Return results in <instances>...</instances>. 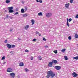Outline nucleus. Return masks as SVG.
Listing matches in <instances>:
<instances>
[{"instance_id":"7","label":"nucleus","mask_w":78,"mask_h":78,"mask_svg":"<svg viewBox=\"0 0 78 78\" xmlns=\"http://www.w3.org/2000/svg\"><path fill=\"white\" fill-rule=\"evenodd\" d=\"M70 5V4L67 2L66 3V4H65V7L66 8H69V5Z\"/></svg>"},{"instance_id":"32","label":"nucleus","mask_w":78,"mask_h":78,"mask_svg":"<svg viewBox=\"0 0 78 78\" xmlns=\"http://www.w3.org/2000/svg\"><path fill=\"white\" fill-rule=\"evenodd\" d=\"M27 7H25L24 10L25 11H27Z\"/></svg>"},{"instance_id":"37","label":"nucleus","mask_w":78,"mask_h":78,"mask_svg":"<svg viewBox=\"0 0 78 78\" xmlns=\"http://www.w3.org/2000/svg\"><path fill=\"white\" fill-rule=\"evenodd\" d=\"M36 41V39L34 38V39L33 40V41Z\"/></svg>"},{"instance_id":"14","label":"nucleus","mask_w":78,"mask_h":78,"mask_svg":"<svg viewBox=\"0 0 78 78\" xmlns=\"http://www.w3.org/2000/svg\"><path fill=\"white\" fill-rule=\"evenodd\" d=\"M27 16H28V15L27 13L24 14L23 15V17H27Z\"/></svg>"},{"instance_id":"45","label":"nucleus","mask_w":78,"mask_h":78,"mask_svg":"<svg viewBox=\"0 0 78 78\" xmlns=\"http://www.w3.org/2000/svg\"><path fill=\"white\" fill-rule=\"evenodd\" d=\"M5 63H6V62H4V63H3V64H5Z\"/></svg>"},{"instance_id":"17","label":"nucleus","mask_w":78,"mask_h":78,"mask_svg":"<svg viewBox=\"0 0 78 78\" xmlns=\"http://www.w3.org/2000/svg\"><path fill=\"white\" fill-rule=\"evenodd\" d=\"M14 12V10H9V12L10 13H12V12Z\"/></svg>"},{"instance_id":"24","label":"nucleus","mask_w":78,"mask_h":78,"mask_svg":"<svg viewBox=\"0 0 78 78\" xmlns=\"http://www.w3.org/2000/svg\"><path fill=\"white\" fill-rule=\"evenodd\" d=\"M62 51L63 52V53L65 51H66V49H63L62 50Z\"/></svg>"},{"instance_id":"31","label":"nucleus","mask_w":78,"mask_h":78,"mask_svg":"<svg viewBox=\"0 0 78 78\" xmlns=\"http://www.w3.org/2000/svg\"><path fill=\"white\" fill-rule=\"evenodd\" d=\"M43 41H46L47 40H46L45 37H43Z\"/></svg>"},{"instance_id":"30","label":"nucleus","mask_w":78,"mask_h":78,"mask_svg":"<svg viewBox=\"0 0 78 78\" xmlns=\"http://www.w3.org/2000/svg\"><path fill=\"white\" fill-rule=\"evenodd\" d=\"M75 37L76 38H78V35H77V34H75Z\"/></svg>"},{"instance_id":"34","label":"nucleus","mask_w":78,"mask_h":78,"mask_svg":"<svg viewBox=\"0 0 78 78\" xmlns=\"http://www.w3.org/2000/svg\"><path fill=\"white\" fill-rule=\"evenodd\" d=\"M72 19L71 18H70L69 19V22H71V21L72 20Z\"/></svg>"},{"instance_id":"5","label":"nucleus","mask_w":78,"mask_h":78,"mask_svg":"<svg viewBox=\"0 0 78 78\" xmlns=\"http://www.w3.org/2000/svg\"><path fill=\"white\" fill-rule=\"evenodd\" d=\"M7 72H12V69L10 68H9L7 70Z\"/></svg>"},{"instance_id":"26","label":"nucleus","mask_w":78,"mask_h":78,"mask_svg":"<svg viewBox=\"0 0 78 78\" xmlns=\"http://www.w3.org/2000/svg\"><path fill=\"white\" fill-rule=\"evenodd\" d=\"M25 71L26 72H28V71H29V70L27 69V68H26L25 69Z\"/></svg>"},{"instance_id":"16","label":"nucleus","mask_w":78,"mask_h":78,"mask_svg":"<svg viewBox=\"0 0 78 78\" xmlns=\"http://www.w3.org/2000/svg\"><path fill=\"white\" fill-rule=\"evenodd\" d=\"M5 3H10V1L9 0H6L5 1Z\"/></svg>"},{"instance_id":"4","label":"nucleus","mask_w":78,"mask_h":78,"mask_svg":"<svg viewBox=\"0 0 78 78\" xmlns=\"http://www.w3.org/2000/svg\"><path fill=\"white\" fill-rule=\"evenodd\" d=\"M51 16H52V14L51 13H46V16L47 17H48L49 18V17H50Z\"/></svg>"},{"instance_id":"23","label":"nucleus","mask_w":78,"mask_h":78,"mask_svg":"<svg viewBox=\"0 0 78 78\" xmlns=\"http://www.w3.org/2000/svg\"><path fill=\"white\" fill-rule=\"evenodd\" d=\"M16 47V45L14 44H12L11 45V48H13Z\"/></svg>"},{"instance_id":"6","label":"nucleus","mask_w":78,"mask_h":78,"mask_svg":"<svg viewBox=\"0 0 78 78\" xmlns=\"http://www.w3.org/2000/svg\"><path fill=\"white\" fill-rule=\"evenodd\" d=\"M53 66V62H50L48 64V67H52Z\"/></svg>"},{"instance_id":"10","label":"nucleus","mask_w":78,"mask_h":78,"mask_svg":"<svg viewBox=\"0 0 78 78\" xmlns=\"http://www.w3.org/2000/svg\"><path fill=\"white\" fill-rule=\"evenodd\" d=\"M25 30H28V28H29V25H27L26 26H25L24 27Z\"/></svg>"},{"instance_id":"21","label":"nucleus","mask_w":78,"mask_h":78,"mask_svg":"<svg viewBox=\"0 0 78 78\" xmlns=\"http://www.w3.org/2000/svg\"><path fill=\"white\" fill-rule=\"evenodd\" d=\"M73 59H76L77 60V59H78V56L75 57H73Z\"/></svg>"},{"instance_id":"12","label":"nucleus","mask_w":78,"mask_h":78,"mask_svg":"<svg viewBox=\"0 0 78 78\" xmlns=\"http://www.w3.org/2000/svg\"><path fill=\"white\" fill-rule=\"evenodd\" d=\"M19 66L20 67H22V66H24L23 63L22 62H20L19 64Z\"/></svg>"},{"instance_id":"39","label":"nucleus","mask_w":78,"mask_h":78,"mask_svg":"<svg viewBox=\"0 0 78 78\" xmlns=\"http://www.w3.org/2000/svg\"><path fill=\"white\" fill-rule=\"evenodd\" d=\"M36 34H39V32H37V31H36Z\"/></svg>"},{"instance_id":"38","label":"nucleus","mask_w":78,"mask_h":78,"mask_svg":"<svg viewBox=\"0 0 78 78\" xmlns=\"http://www.w3.org/2000/svg\"><path fill=\"white\" fill-rule=\"evenodd\" d=\"M19 14V12H16L15 13V15H16V14Z\"/></svg>"},{"instance_id":"15","label":"nucleus","mask_w":78,"mask_h":78,"mask_svg":"<svg viewBox=\"0 0 78 78\" xmlns=\"http://www.w3.org/2000/svg\"><path fill=\"white\" fill-rule=\"evenodd\" d=\"M8 8L9 9V10H12V9H13V7H8Z\"/></svg>"},{"instance_id":"13","label":"nucleus","mask_w":78,"mask_h":78,"mask_svg":"<svg viewBox=\"0 0 78 78\" xmlns=\"http://www.w3.org/2000/svg\"><path fill=\"white\" fill-rule=\"evenodd\" d=\"M69 20L68 19V18H67V23L66 25H67L68 27H69V22H68V21Z\"/></svg>"},{"instance_id":"46","label":"nucleus","mask_w":78,"mask_h":78,"mask_svg":"<svg viewBox=\"0 0 78 78\" xmlns=\"http://www.w3.org/2000/svg\"><path fill=\"white\" fill-rule=\"evenodd\" d=\"M6 17H8V15H6Z\"/></svg>"},{"instance_id":"44","label":"nucleus","mask_w":78,"mask_h":78,"mask_svg":"<svg viewBox=\"0 0 78 78\" xmlns=\"http://www.w3.org/2000/svg\"><path fill=\"white\" fill-rule=\"evenodd\" d=\"M22 3H24V2L22 1Z\"/></svg>"},{"instance_id":"19","label":"nucleus","mask_w":78,"mask_h":78,"mask_svg":"<svg viewBox=\"0 0 78 78\" xmlns=\"http://www.w3.org/2000/svg\"><path fill=\"white\" fill-rule=\"evenodd\" d=\"M64 58H65V60H68V58H67V56H64Z\"/></svg>"},{"instance_id":"29","label":"nucleus","mask_w":78,"mask_h":78,"mask_svg":"<svg viewBox=\"0 0 78 78\" xmlns=\"http://www.w3.org/2000/svg\"><path fill=\"white\" fill-rule=\"evenodd\" d=\"M5 59V56H3L2 58V60H3Z\"/></svg>"},{"instance_id":"35","label":"nucleus","mask_w":78,"mask_h":78,"mask_svg":"<svg viewBox=\"0 0 78 78\" xmlns=\"http://www.w3.org/2000/svg\"><path fill=\"white\" fill-rule=\"evenodd\" d=\"M25 52H29V51L27 49H26L25 50Z\"/></svg>"},{"instance_id":"47","label":"nucleus","mask_w":78,"mask_h":78,"mask_svg":"<svg viewBox=\"0 0 78 78\" xmlns=\"http://www.w3.org/2000/svg\"><path fill=\"white\" fill-rule=\"evenodd\" d=\"M77 45H78V44H77Z\"/></svg>"},{"instance_id":"28","label":"nucleus","mask_w":78,"mask_h":78,"mask_svg":"<svg viewBox=\"0 0 78 78\" xmlns=\"http://www.w3.org/2000/svg\"><path fill=\"white\" fill-rule=\"evenodd\" d=\"M38 59H39V60H42V58L41 56H40L38 58Z\"/></svg>"},{"instance_id":"36","label":"nucleus","mask_w":78,"mask_h":78,"mask_svg":"<svg viewBox=\"0 0 78 78\" xmlns=\"http://www.w3.org/2000/svg\"><path fill=\"white\" fill-rule=\"evenodd\" d=\"M7 42H8V41H7V40H5L4 41L5 43H7Z\"/></svg>"},{"instance_id":"43","label":"nucleus","mask_w":78,"mask_h":78,"mask_svg":"<svg viewBox=\"0 0 78 78\" xmlns=\"http://www.w3.org/2000/svg\"><path fill=\"white\" fill-rule=\"evenodd\" d=\"M39 34V36H41V34H40L39 33V34Z\"/></svg>"},{"instance_id":"9","label":"nucleus","mask_w":78,"mask_h":78,"mask_svg":"<svg viewBox=\"0 0 78 78\" xmlns=\"http://www.w3.org/2000/svg\"><path fill=\"white\" fill-rule=\"evenodd\" d=\"M52 62L53 64V63H55V64H56L57 63V60H53L52 61Z\"/></svg>"},{"instance_id":"2","label":"nucleus","mask_w":78,"mask_h":78,"mask_svg":"<svg viewBox=\"0 0 78 78\" xmlns=\"http://www.w3.org/2000/svg\"><path fill=\"white\" fill-rule=\"evenodd\" d=\"M55 68L57 70H59L61 69V67L59 66H55Z\"/></svg>"},{"instance_id":"22","label":"nucleus","mask_w":78,"mask_h":78,"mask_svg":"<svg viewBox=\"0 0 78 78\" xmlns=\"http://www.w3.org/2000/svg\"><path fill=\"white\" fill-rule=\"evenodd\" d=\"M38 15L39 16H42V13L40 12L38 13Z\"/></svg>"},{"instance_id":"20","label":"nucleus","mask_w":78,"mask_h":78,"mask_svg":"<svg viewBox=\"0 0 78 78\" xmlns=\"http://www.w3.org/2000/svg\"><path fill=\"white\" fill-rule=\"evenodd\" d=\"M21 11L22 13H23L24 12V10L23 9H22L21 10Z\"/></svg>"},{"instance_id":"3","label":"nucleus","mask_w":78,"mask_h":78,"mask_svg":"<svg viewBox=\"0 0 78 78\" xmlns=\"http://www.w3.org/2000/svg\"><path fill=\"white\" fill-rule=\"evenodd\" d=\"M72 75L73 76V77H76L78 76V74L76 73L75 72H73L72 73Z\"/></svg>"},{"instance_id":"8","label":"nucleus","mask_w":78,"mask_h":78,"mask_svg":"<svg viewBox=\"0 0 78 78\" xmlns=\"http://www.w3.org/2000/svg\"><path fill=\"white\" fill-rule=\"evenodd\" d=\"M6 46L9 49H10L11 48V45L9 44H6Z\"/></svg>"},{"instance_id":"25","label":"nucleus","mask_w":78,"mask_h":78,"mask_svg":"<svg viewBox=\"0 0 78 78\" xmlns=\"http://www.w3.org/2000/svg\"><path fill=\"white\" fill-rule=\"evenodd\" d=\"M54 52L55 54L58 53V51H57V50H55V51H54Z\"/></svg>"},{"instance_id":"42","label":"nucleus","mask_w":78,"mask_h":78,"mask_svg":"<svg viewBox=\"0 0 78 78\" xmlns=\"http://www.w3.org/2000/svg\"><path fill=\"white\" fill-rule=\"evenodd\" d=\"M12 31V29H10L9 30V31L10 32Z\"/></svg>"},{"instance_id":"41","label":"nucleus","mask_w":78,"mask_h":78,"mask_svg":"<svg viewBox=\"0 0 78 78\" xmlns=\"http://www.w3.org/2000/svg\"><path fill=\"white\" fill-rule=\"evenodd\" d=\"M31 58H30V59H31V60H33V57H31Z\"/></svg>"},{"instance_id":"11","label":"nucleus","mask_w":78,"mask_h":78,"mask_svg":"<svg viewBox=\"0 0 78 78\" xmlns=\"http://www.w3.org/2000/svg\"><path fill=\"white\" fill-rule=\"evenodd\" d=\"M32 25H33L34 24V20L33 19H32L31 20Z\"/></svg>"},{"instance_id":"40","label":"nucleus","mask_w":78,"mask_h":78,"mask_svg":"<svg viewBox=\"0 0 78 78\" xmlns=\"http://www.w3.org/2000/svg\"><path fill=\"white\" fill-rule=\"evenodd\" d=\"M44 47H45V48H48V46H47V45L45 46Z\"/></svg>"},{"instance_id":"18","label":"nucleus","mask_w":78,"mask_h":78,"mask_svg":"<svg viewBox=\"0 0 78 78\" xmlns=\"http://www.w3.org/2000/svg\"><path fill=\"white\" fill-rule=\"evenodd\" d=\"M36 2H40V3H42V0L38 1V0H37Z\"/></svg>"},{"instance_id":"27","label":"nucleus","mask_w":78,"mask_h":78,"mask_svg":"<svg viewBox=\"0 0 78 78\" xmlns=\"http://www.w3.org/2000/svg\"><path fill=\"white\" fill-rule=\"evenodd\" d=\"M68 39L69 40H71L72 39V37L70 36H69V37H68Z\"/></svg>"},{"instance_id":"1","label":"nucleus","mask_w":78,"mask_h":78,"mask_svg":"<svg viewBox=\"0 0 78 78\" xmlns=\"http://www.w3.org/2000/svg\"><path fill=\"white\" fill-rule=\"evenodd\" d=\"M51 76V78H53L55 76V73H54L53 72L52 70H50L48 72L47 75L46 77L47 78H50V77Z\"/></svg>"},{"instance_id":"33","label":"nucleus","mask_w":78,"mask_h":78,"mask_svg":"<svg viewBox=\"0 0 78 78\" xmlns=\"http://www.w3.org/2000/svg\"><path fill=\"white\" fill-rule=\"evenodd\" d=\"M73 0H70V3H73Z\"/></svg>"}]
</instances>
